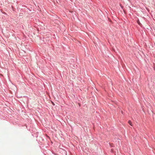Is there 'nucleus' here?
I'll use <instances>...</instances> for the list:
<instances>
[{"label":"nucleus","mask_w":155,"mask_h":155,"mask_svg":"<svg viewBox=\"0 0 155 155\" xmlns=\"http://www.w3.org/2000/svg\"><path fill=\"white\" fill-rule=\"evenodd\" d=\"M128 123L129 124H130V125L131 126H132L131 122L130 120H129L128 121Z\"/></svg>","instance_id":"nucleus-1"},{"label":"nucleus","mask_w":155,"mask_h":155,"mask_svg":"<svg viewBox=\"0 0 155 155\" xmlns=\"http://www.w3.org/2000/svg\"><path fill=\"white\" fill-rule=\"evenodd\" d=\"M137 23L139 24V25H141V23H140V21H137Z\"/></svg>","instance_id":"nucleus-2"}]
</instances>
